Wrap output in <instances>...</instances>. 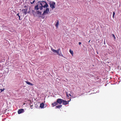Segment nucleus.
Masks as SVG:
<instances>
[{"label": "nucleus", "instance_id": "1", "mask_svg": "<svg viewBox=\"0 0 121 121\" xmlns=\"http://www.w3.org/2000/svg\"><path fill=\"white\" fill-rule=\"evenodd\" d=\"M48 7V5L46 2L44 1H39L37 5L35 6L34 9L36 10H38L39 9L41 10L43 8H45L46 7Z\"/></svg>", "mask_w": 121, "mask_h": 121}, {"label": "nucleus", "instance_id": "2", "mask_svg": "<svg viewBox=\"0 0 121 121\" xmlns=\"http://www.w3.org/2000/svg\"><path fill=\"white\" fill-rule=\"evenodd\" d=\"M51 50L54 52L57 53L58 55L60 56H62L64 58H65V57H64L63 56V55L61 54L60 51V48H59L57 50H56L53 49L52 48H51Z\"/></svg>", "mask_w": 121, "mask_h": 121}, {"label": "nucleus", "instance_id": "3", "mask_svg": "<svg viewBox=\"0 0 121 121\" xmlns=\"http://www.w3.org/2000/svg\"><path fill=\"white\" fill-rule=\"evenodd\" d=\"M49 4L50 8L52 9L55 8L56 5L55 3L54 2H50L49 3Z\"/></svg>", "mask_w": 121, "mask_h": 121}, {"label": "nucleus", "instance_id": "4", "mask_svg": "<svg viewBox=\"0 0 121 121\" xmlns=\"http://www.w3.org/2000/svg\"><path fill=\"white\" fill-rule=\"evenodd\" d=\"M46 8V9L43 12V13L42 14L44 16L46 14H48V12L49 11V8H48V7Z\"/></svg>", "mask_w": 121, "mask_h": 121}, {"label": "nucleus", "instance_id": "5", "mask_svg": "<svg viewBox=\"0 0 121 121\" xmlns=\"http://www.w3.org/2000/svg\"><path fill=\"white\" fill-rule=\"evenodd\" d=\"M63 100V99H57L56 101L57 104H61L62 103Z\"/></svg>", "mask_w": 121, "mask_h": 121}, {"label": "nucleus", "instance_id": "6", "mask_svg": "<svg viewBox=\"0 0 121 121\" xmlns=\"http://www.w3.org/2000/svg\"><path fill=\"white\" fill-rule=\"evenodd\" d=\"M28 10V8L23 9L22 10V11L24 13V14L26 15L27 13V11Z\"/></svg>", "mask_w": 121, "mask_h": 121}, {"label": "nucleus", "instance_id": "7", "mask_svg": "<svg viewBox=\"0 0 121 121\" xmlns=\"http://www.w3.org/2000/svg\"><path fill=\"white\" fill-rule=\"evenodd\" d=\"M62 103L63 104L66 105L68 104L69 101H67L63 99Z\"/></svg>", "mask_w": 121, "mask_h": 121}, {"label": "nucleus", "instance_id": "8", "mask_svg": "<svg viewBox=\"0 0 121 121\" xmlns=\"http://www.w3.org/2000/svg\"><path fill=\"white\" fill-rule=\"evenodd\" d=\"M24 112V110L23 109H21L18 110V114H20Z\"/></svg>", "mask_w": 121, "mask_h": 121}, {"label": "nucleus", "instance_id": "9", "mask_svg": "<svg viewBox=\"0 0 121 121\" xmlns=\"http://www.w3.org/2000/svg\"><path fill=\"white\" fill-rule=\"evenodd\" d=\"M44 106V104L42 103L40 104V107L41 108H43Z\"/></svg>", "mask_w": 121, "mask_h": 121}, {"label": "nucleus", "instance_id": "10", "mask_svg": "<svg viewBox=\"0 0 121 121\" xmlns=\"http://www.w3.org/2000/svg\"><path fill=\"white\" fill-rule=\"evenodd\" d=\"M25 82H26V83L27 84L29 85H30L31 86L33 85L32 84L30 83L28 81H25Z\"/></svg>", "mask_w": 121, "mask_h": 121}, {"label": "nucleus", "instance_id": "11", "mask_svg": "<svg viewBox=\"0 0 121 121\" xmlns=\"http://www.w3.org/2000/svg\"><path fill=\"white\" fill-rule=\"evenodd\" d=\"M57 104V102H55L52 104V105H53L52 106L53 107L54 106H56Z\"/></svg>", "mask_w": 121, "mask_h": 121}, {"label": "nucleus", "instance_id": "12", "mask_svg": "<svg viewBox=\"0 0 121 121\" xmlns=\"http://www.w3.org/2000/svg\"><path fill=\"white\" fill-rule=\"evenodd\" d=\"M59 21L58 20H57L56 23V24L55 25V26L57 27H58V26L59 25Z\"/></svg>", "mask_w": 121, "mask_h": 121}, {"label": "nucleus", "instance_id": "13", "mask_svg": "<svg viewBox=\"0 0 121 121\" xmlns=\"http://www.w3.org/2000/svg\"><path fill=\"white\" fill-rule=\"evenodd\" d=\"M69 52L71 54L72 56H73V51L71 50V49H70L69 50Z\"/></svg>", "mask_w": 121, "mask_h": 121}, {"label": "nucleus", "instance_id": "14", "mask_svg": "<svg viewBox=\"0 0 121 121\" xmlns=\"http://www.w3.org/2000/svg\"><path fill=\"white\" fill-rule=\"evenodd\" d=\"M62 106L61 105H60L58 106H56V108H60L62 107Z\"/></svg>", "mask_w": 121, "mask_h": 121}, {"label": "nucleus", "instance_id": "15", "mask_svg": "<svg viewBox=\"0 0 121 121\" xmlns=\"http://www.w3.org/2000/svg\"><path fill=\"white\" fill-rule=\"evenodd\" d=\"M36 11V13L37 14L41 15V12L39 11Z\"/></svg>", "mask_w": 121, "mask_h": 121}, {"label": "nucleus", "instance_id": "16", "mask_svg": "<svg viewBox=\"0 0 121 121\" xmlns=\"http://www.w3.org/2000/svg\"><path fill=\"white\" fill-rule=\"evenodd\" d=\"M32 13H33V15H35V11L33 10H32Z\"/></svg>", "mask_w": 121, "mask_h": 121}, {"label": "nucleus", "instance_id": "17", "mask_svg": "<svg viewBox=\"0 0 121 121\" xmlns=\"http://www.w3.org/2000/svg\"><path fill=\"white\" fill-rule=\"evenodd\" d=\"M17 16L18 17H19V20H21V19H20V16L19 15V13H18L17 14Z\"/></svg>", "mask_w": 121, "mask_h": 121}, {"label": "nucleus", "instance_id": "18", "mask_svg": "<svg viewBox=\"0 0 121 121\" xmlns=\"http://www.w3.org/2000/svg\"><path fill=\"white\" fill-rule=\"evenodd\" d=\"M115 13L114 12H113V13L112 17L114 18V16L115 15Z\"/></svg>", "mask_w": 121, "mask_h": 121}, {"label": "nucleus", "instance_id": "19", "mask_svg": "<svg viewBox=\"0 0 121 121\" xmlns=\"http://www.w3.org/2000/svg\"><path fill=\"white\" fill-rule=\"evenodd\" d=\"M112 35V36L114 38V39H116V37H115L114 35V34H113Z\"/></svg>", "mask_w": 121, "mask_h": 121}, {"label": "nucleus", "instance_id": "20", "mask_svg": "<svg viewBox=\"0 0 121 121\" xmlns=\"http://www.w3.org/2000/svg\"><path fill=\"white\" fill-rule=\"evenodd\" d=\"M35 1V0H34V1H33V2H30V3L31 4H32L34 3Z\"/></svg>", "mask_w": 121, "mask_h": 121}, {"label": "nucleus", "instance_id": "21", "mask_svg": "<svg viewBox=\"0 0 121 121\" xmlns=\"http://www.w3.org/2000/svg\"><path fill=\"white\" fill-rule=\"evenodd\" d=\"M39 106L37 105V104H36L35 105V107L36 108H37Z\"/></svg>", "mask_w": 121, "mask_h": 121}, {"label": "nucleus", "instance_id": "22", "mask_svg": "<svg viewBox=\"0 0 121 121\" xmlns=\"http://www.w3.org/2000/svg\"><path fill=\"white\" fill-rule=\"evenodd\" d=\"M4 90V89H0V91H1L0 92H2Z\"/></svg>", "mask_w": 121, "mask_h": 121}, {"label": "nucleus", "instance_id": "23", "mask_svg": "<svg viewBox=\"0 0 121 121\" xmlns=\"http://www.w3.org/2000/svg\"><path fill=\"white\" fill-rule=\"evenodd\" d=\"M33 106V105H30V108H31V109H32L33 108H32V107Z\"/></svg>", "mask_w": 121, "mask_h": 121}, {"label": "nucleus", "instance_id": "24", "mask_svg": "<svg viewBox=\"0 0 121 121\" xmlns=\"http://www.w3.org/2000/svg\"><path fill=\"white\" fill-rule=\"evenodd\" d=\"M78 44L79 45H81V42H79Z\"/></svg>", "mask_w": 121, "mask_h": 121}, {"label": "nucleus", "instance_id": "25", "mask_svg": "<svg viewBox=\"0 0 121 121\" xmlns=\"http://www.w3.org/2000/svg\"><path fill=\"white\" fill-rule=\"evenodd\" d=\"M66 95H67V96H68V97H69V96H68V95L67 94V93H66Z\"/></svg>", "mask_w": 121, "mask_h": 121}, {"label": "nucleus", "instance_id": "26", "mask_svg": "<svg viewBox=\"0 0 121 121\" xmlns=\"http://www.w3.org/2000/svg\"><path fill=\"white\" fill-rule=\"evenodd\" d=\"M69 95L70 96H71V95L70 94H69Z\"/></svg>", "mask_w": 121, "mask_h": 121}, {"label": "nucleus", "instance_id": "27", "mask_svg": "<svg viewBox=\"0 0 121 121\" xmlns=\"http://www.w3.org/2000/svg\"><path fill=\"white\" fill-rule=\"evenodd\" d=\"M25 8H26L27 6L26 5H25V6H24Z\"/></svg>", "mask_w": 121, "mask_h": 121}, {"label": "nucleus", "instance_id": "28", "mask_svg": "<svg viewBox=\"0 0 121 121\" xmlns=\"http://www.w3.org/2000/svg\"><path fill=\"white\" fill-rule=\"evenodd\" d=\"M91 41V40H90L89 41H88L89 43H90V41Z\"/></svg>", "mask_w": 121, "mask_h": 121}, {"label": "nucleus", "instance_id": "29", "mask_svg": "<svg viewBox=\"0 0 121 121\" xmlns=\"http://www.w3.org/2000/svg\"><path fill=\"white\" fill-rule=\"evenodd\" d=\"M30 11H29V12H27V13H30Z\"/></svg>", "mask_w": 121, "mask_h": 121}]
</instances>
